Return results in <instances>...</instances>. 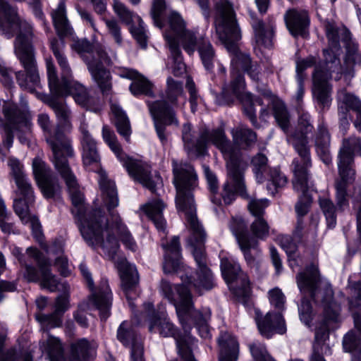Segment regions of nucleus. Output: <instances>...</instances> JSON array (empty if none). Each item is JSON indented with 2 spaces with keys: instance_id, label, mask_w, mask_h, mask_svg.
<instances>
[{
  "instance_id": "obj_18",
  "label": "nucleus",
  "mask_w": 361,
  "mask_h": 361,
  "mask_svg": "<svg viewBox=\"0 0 361 361\" xmlns=\"http://www.w3.org/2000/svg\"><path fill=\"white\" fill-rule=\"evenodd\" d=\"M355 152L361 153V140L355 137L344 140L338 163L341 181L337 183L336 185L337 204L341 209H344L348 205L345 185L355 177V171L352 168Z\"/></svg>"
},
{
  "instance_id": "obj_35",
  "label": "nucleus",
  "mask_w": 361,
  "mask_h": 361,
  "mask_svg": "<svg viewBox=\"0 0 361 361\" xmlns=\"http://www.w3.org/2000/svg\"><path fill=\"white\" fill-rule=\"evenodd\" d=\"M40 349L42 354L48 357L49 361H64L60 341L48 333L42 336Z\"/></svg>"
},
{
  "instance_id": "obj_62",
  "label": "nucleus",
  "mask_w": 361,
  "mask_h": 361,
  "mask_svg": "<svg viewBox=\"0 0 361 361\" xmlns=\"http://www.w3.org/2000/svg\"><path fill=\"white\" fill-rule=\"evenodd\" d=\"M203 169L208 183L209 189L213 195H215L218 189L217 178L216 176L210 171L208 166H204Z\"/></svg>"
},
{
  "instance_id": "obj_56",
  "label": "nucleus",
  "mask_w": 361,
  "mask_h": 361,
  "mask_svg": "<svg viewBox=\"0 0 361 361\" xmlns=\"http://www.w3.org/2000/svg\"><path fill=\"white\" fill-rule=\"evenodd\" d=\"M173 64L171 67L175 75H182L185 71V66L182 60L180 44H177V51L169 47Z\"/></svg>"
},
{
  "instance_id": "obj_32",
  "label": "nucleus",
  "mask_w": 361,
  "mask_h": 361,
  "mask_svg": "<svg viewBox=\"0 0 361 361\" xmlns=\"http://www.w3.org/2000/svg\"><path fill=\"white\" fill-rule=\"evenodd\" d=\"M163 247L165 250L164 272L170 274L178 271L180 266V250L178 238L173 237L170 243L163 245Z\"/></svg>"
},
{
  "instance_id": "obj_61",
  "label": "nucleus",
  "mask_w": 361,
  "mask_h": 361,
  "mask_svg": "<svg viewBox=\"0 0 361 361\" xmlns=\"http://www.w3.org/2000/svg\"><path fill=\"white\" fill-rule=\"evenodd\" d=\"M9 221V214L6 212L3 201L0 199V227L5 233H10L13 231V224Z\"/></svg>"
},
{
  "instance_id": "obj_47",
  "label": "nucleus",
  "mask_w": 361,
  "mask_h": 361,
  "mask_svg": "<svg viewBox=\"0 0 361 361\" xmlns=\"http://www.w3.org/2000/svg\"><path fill=\"white\" fill-rule=\"evenodd\" d=\"M232 133L234 141L239 145L248 147L256 140L255 133L243 126L238 127Z\"/></svg>"
},
{
  "instance_id": "obj_7",
  "label": "nucleus",
  "mask_w": 361,
  "mask_h": 361,
  "mask_svg": "<svg viewBox=\"0 0 361 361\" xmlns=\"http://www.w3.org/2000/svg\"><path fill=\"white\" fill-rule=\"evenodd\" d=\"M0 33L7 38L16 35L14 53L23 66L27 75L16 73L17 81L22 87L32 92L39 85L32 46L33 33L31 25L20 18L16 10L4 0H0Z\"/></svg>"
},
{
  "instance_id": "obj_45",
  "label": "nucleus",
  "mask_w": 361,
  "mask_h": 361,
  "mask_svg": "<svg viewBox=\"0 0 361 361\" xmlns=\"http://www.w3.org/2000/svg\"><path fill=\"white\" fill-rule=\"evenodd\" d=\"M272 106L274 116L277 123L284 132H286L289 124V116L284 104L278 99H274Z\"/></svg>"
},
{
  "instance_id": "obj_8",
  "label": "nucleus",
  "mask_w": 361,
  "mask_h": 361,
  "mask_svg": "<svg viewBox=\"0 0 361 361\" xmlns=\"http://www.w3.org/2000/svg\"><path fill=\"white\" fill-rule=\"evenodd\" d=\"M299 130L287 136V140L290 143L299 157L293 161L294 178L293 184L294 189L300 193L299 200L295 205V211L299 216H305L312 204V195L314 192L313 185L309 180L307 169L311 166V160L306 134L312 131V126L310 123V115L302 113L298 121Z\"/></svg>"
},
{
  "instance_id": "obj_60",
  "label": "nucleus",
  "mask_w": 361,
  "mask_h": 361,
  "mask_svg": "<svg viewBox=\"0 0 361 361\" xmlns=\"http://www.w3.org/2000/svg\"><path fill=\"white\" fill-rule=\"evenodd\" d=\"M109 34L118 44H121L122 37L118 22L114 19H104Z\"/></svg>"
},
{
  "instance_id": "obj_57",
  "label": "nucleus",
  "mask_w": 361,
  "mask_h": 361,
  "mask_svg": "<svg viewBox=\"0 0 361 361\" xmlns=\"http://www.w3.org/2000/svg\"><path fill=\"white\" fill-rule=\"evenodd\" d=\"M300 318L305 325L310 326L311 322L315 319V315L312 311V307L307 300L303 298L299 307Z\"/></svg>"
},
{
  "instance_id": "obj_11",
  "label": "nucleus",
  "mask_w": 361,
  "mask_h": 361,
  "mask_svg": "<svg viewBox=\"0 0 361 361\" xmlns=\"http://www.w3.org/2000/svg\"><path fill=\"white\" fill-rule=\"evenodd\" d=\"M160 290L162 294L174 305L180 322L184 329L185 335L191 338V340L187 339L186 343L191 353L190 345L195 339L188 333V329H190L188 325L191 322H194L200 336L203 338H209L210 332L207 321L210 318V311L205 310L202 313L193 308L190 291L185 285L172 286L169 282L163 280L160 285ZM190 355L192 356L191 353Z\"/></svg>"
},
{
  "instance_id": "obj_52",
  "label": "nucleus",
  "mask_w": 361,
  "mask_h": 361,
  "mask_svg": "<svg viewBox=\"0 0 361 361\" xmlns=\"http://www.w3.org/2000/svg\"><path fill=\"white\" fill-rule=\"evenodd\" d=\"M50 106L54 111L59 122L67 125L68 123L71 112L66 104L57 100H53L51 102Z\"/></svg>"
},
{
  "instance_id": "obj_15",
  "label": "nucleus",
  "mask_w": 361,
  "mask_h": 361,
  "mask_svg": "<svg viewBox=\"0 0 361 361\" xmlns=\"http://www.w3.org/2000/svg\"><path fill=\"white\" fill-rule=\"evenodd\" d=\"M8 166L11 169L18 191L23 197V199L14 201L15 212L24 224H30L34 238L40 242L42 238L40 224L37 216L31 215L29 211V206L35 202L33 188L28 178L24 174L23 166L18 159H9Z\"/></svg>"
},
{
  "instance_id": "obj_55",
  "label": "nucleus",
  "mask_w": 361,
  "mask_h": 361,
  "mask_svg": "<svg viewBox=\"0 0 361 361\" xmlns=\"http://www.w3.org/2000/svg\"><path fill=\"white\" fill-rule=\"evenodd\" d=\"M267 199L257 200L251 198L248 202V209L250 213L256 218L262 217L265 208L269 206Z\"/></svg>"
},
{
  "instance_id": "obj_59",
  "label": "nucleus",
  "mask_w": 361,
  "mask_h": 361,
  "mask_svg": "<svg viewBox=\"0 0 361 361\" xmlns=\"http://www.w3.org/2000/svg\"><path fill=\"white\" fill-rule=\"evenodd\" d=\"M269 299L271 305L279 311L283 310L285 297L281 290L277 288L269 292Z\"/></svg>"
},
{
  "instance_id": "obj_33",
  "label": "nucleus",
  "mask_w": 361,
  "mask_h": 361,
  "mask_svg": "<svg viewBox=\"0 0 361 361\" xmlns=\"http://www.w3.org/2000/svg\"><path fill=\"white\" fill-rule=\"evenodd\" d=\"M220 347L219 361H237L238 358V343L228 332L222 333L218 340Z\"/></svg>"
},
{
  "instance_id": "obj_27",
  "label": "nucleus",
  "mask_w": 361,
  "mask_h": 361,
  "mask_svg": "<svg viewBox=\"0 0 361 361\" xmlns=\"http://www.w3.org/2000/svg\"><path fill=\"white\" fill-rule=\"evenodd\" d=\"M230 228L235 236L240 250L244 254L245 259L249 265L254 262L250 255V250H257V242L252 238H249L246 233V225L241 218H233L230 224Z\"/></svg>"
},
{
  "instance_id": "obj_1",
  "label": "nucleus",
  "mask_w": 361,
  "mask_h": 361,
  "mask_svg": "<svg viewBox=\"0 0 361 361\" xmlns=\"http://www.w3.org/2000/svg\"><path fill=\"white\" fill-rule=\"evenodd\" d=\"M81 196V202L78 204L73 203V208L72 209L81 235L89 245L101 246L104 254L115 261L116 266L120 272L123 289L130 307L133 310L134 303L131 300L130 294L137 283V271L135 267L128 264L126 259L116 260L119 245L113 233L116 231L125 247L133 252L137 250V243L126 226L121 223L119 217H116L112 226L104 228L102 226L104 218L101 216L100 211L86 214L82 193Z\"/></svg>"
},
{
  "instance_id": "obj_40",
  "label": "nucleus",
  "mask_w": 361,
  "mask_h": 361,
  "mask_svg": "<svg viewBox=\"0 0 361 361\" xmlns=\"http://www.w3.org/2000/svg\"><path fill=\"white\" fill-rule=\"evenodd\" d=\"M329 143L330 138L326 128L324 126H320L315 140L316 150L318 156L326 165L331 162L329 149Z\"/></svg>"
},
{
  "instance_id": "obj_2",
  "label": "nucleus",
  "mask_w": 361,
  "mask_h": 361,
  "mask_svg": "<svg viewBox=\"0 0 361 361\" xmlns=\"http://www.w3.org/2000/svg\"><path fill=\"white\" fill-rule=\"evenodd\" d=\"M214 26L218 39L231 55V75L233 80L224 94H233L241 101L245 114L252 124L256 123L255 105H262L261 100L245 92V80L239 73L240 69L247 73L254 81L259 80V67L251 62L250 56L238 49L241 38L240 30L235 20L233 6L228 0H219L215 6Z\"/></svg>"
},
{
  "instance_id": "obj_38",
  "label": "nucleus",
  "mask_w": 361,
  "mask_h": 361,
  "mask_svg": "<svg viewBox=\"0 0 361 361\" xmlns=\"http://www.w3.org/2000/svg\"><path fill=\"white\" fill-rule=\"evenodd\" d=\"M298 227L294 233V236L281 235L278 237V241L282 249L286 252L288 258L289 266L292 269L298 265L297 252V243L295 238H299Z\"/></svg>"
},
{
  "instance_id": "obj_53",
  "label": "nucleus",
  "mask_w": 361,
  "mask_h": 361,
  "mask_svg": "<svg viewBox=\"0 0 361 361\" xmlns=\"http://www.w3.org/2000/svg\"><path fill=\"white\" fill-rule=\"evenodd\" d=\"M267 162V157L262 154H258L252 160V163L254 167L253 171L255 174L257 183H262L264 180L263 173L266 169Z\"/></svg>"
},
{
  "instance_id": "obj_24",
  "label": "nucleus",
  "mask_w": 361,
  "mask_h": 361,
  "mask_svg": "<svg viewBox=\"0 0 361 361\" xmlns=\"http://www.w3.org/2000/svg\"><path fill=\"white\" fill-rule=\"evenodd\" d=\"M150 113L153 117L157 135L162 143L166 141L164 133V124L178 126V120L176 118L171 107L164 101L148 102Z\"/></svg>"
},
{
  "instance_id": "obj_43",
  "label": "nucleus",
  "mask_w": 361,
  "mask_h": 361,
  "mask_svg": "<svg viewBox=\"0 0 361 361\" xmlns=\"http://www.w3.org/2000/svg\"><path fill=\"white\" fill-rule=\"evenodd\" d=\"M111 110L114 116V122L118 132L128 140L130 135V128L129 121L125 113L120 106L116 103L111 104Z\"/></svg>"
},
{
  "instance_id": "obj_17",
  "label": "nucleus",
  "mask_w": 361,
  "mask_h": 361,
  "mask_svg": "<svg viewBox=\"0 0 361 361\" xmlns=\"http://www.w3.org/2000/svg\"><path fill=\"white\" fill-rule=\"evenodd\" d=\"M71 47L81 55L93 80L101 90L107 93L111 87V82L109 72L104 68V65L109 63L106 54L101 50H93L90 43L85 39L75 40Z\"/></svg>"
},
{
  "instance_id": "obj_49",
  "label": "nucleus",
  "mask_w": 361,
  "mask_h": 361,
  "mask_svg": "<svg viewBox=\"0 0 361 361\" xmlns=\"http://www.w3.org/2000/svg\"><path fill=\"white\" fill-rule=\"evenodd\" d=\"M270 181L271 185H267V190L269 193L274 195L276 192V188L286 185L287 178L278 169L275 168L270 170Z\"/></svg>"
},
{
  "instance_id": "obj_26",
  "label": "nucleus",
  "mask_w": 361,
  "mask_h": 361,
  "mask_svg": "<svg viewBox=\"0 0 361 361\" xmlns=\"http://www.w3.org/2000/svg\"><path fill=\"white\" fill-rule=\"evenodd\" d=\"M255 321L260 334L267 338L274 333L283 334L286 331L285 321L280 312H269L262 317L259 310H255Z\"/></svg>"
},
{
  "instance_id": "obj_10",
  "label": "nucleus",
  "mask_w": 361,
  "mask_h": 361,
  "mask_svg": "<svg viewBox=\"0 0 361 361\" xmlns=\"http://www.w3.org/2000/svg\"><path fill=\"white\" fill-rule=\"evenodd\" d=\"M65 44L62 39L51 41V48L61 70V79L59 80L51 59L46 60L49 86L51 92L57 95L72 96L75 102L87 109L93 108L97 99L90 94V90L79 82L72 78V72L66 57L63 54Z\"/></svg>"
},
{
  "instance_id": "obj_9",
  "label": "nucleus",
  "mask_w": 361,
  "mask_h": 361,
  "mask_svg": "<svg viewBox=\"0 0 361 361\" xmlns=\"http://www.w3.org/2000/svg\"><path fill=\"white\" fill-rule=\"evenodd\" d=\"M26 255L30 262H35L38 265L39 271L37 272L34 267L25 262L24 277L29 281H39L42 288L50 291L58 290L64 293V295L56 298L54 313L51 314L39 313L36 315V319L42 326L47 328L60 326L61 316L69 308V286L66 282H59L57 278L51 273L48 261L42 257L36 249L32 247H28Z\"/></svg>"
},
{
  "instance_id": "obj_4",
  "label": "nucleus",
  "mask_w": 361,
  "mask_h": 361,
  "mask_svg": "<svg viewBox=\"0 0 361 361\" xmlns=\"http://www.w3.org/2000/svg\"><path fill=\"white\" fill-rule=\"evenodd\" d=\"M326 35L329 49L324 51V61L316 66L313 73V95L324 106L331 102L329 79L338 80L343 76L348 84L353 77V66L361 63V55L357 46L350 39V32L345 27L337 29L329 24Z\"/></svg>"
},
{
  "instance_id": "obj_21",
  "label": "nucleus",
  "mask_w": 361,
  "mask_h": 361,
  "mask_svg": "<svg viewBox=\"0 0 361 361\" xmlns=\"http://www.w3.org/2000/svg\"><path fill=\"white\" fill-rule=\"evenodd\" d=\"M3 112L7 120L6 126V135L4 145L10 148L13 145V133L16 130L27 133L30 128L29 118L18 112L16 106L11 102H4Z\"/></svg>"
},
{
  "instance_id": "obj_28",
  "label": "nucleus",
  "mask_w": 361,
  "mask_h": 361,
  "mask_svg": "<svg viewBox=\"0 0 361 361\" xmlns=\"http://www.w3.org/2000/svg\"><path fill=\"white\" fill-rule=\"evenodd\" d=\"M117 74L121 78L133 80L130 86V91L133 95L145 94L150 96L152 94V84L136 71L128 68H120L117 71Z\"/></svg>"
},
{
  "instance_id": "obj_31",
  "label": "nucleus",
  "mask_w": 361,
  "mask_h": 361,
  "mask_svg": "<svg viewBox=\"0 0 361 361\" xmlns=\"http://www.w3.org/2000/svg\"><path fill=\"white\" fill-rule=\"evenodd\" d=\"M286 26L293 36L305 35L309 25V18L305 11L290 10L285 15Z\"/></svg>"
},
{
  "instance_id": "obj_48",
  "label": "nucleus",
  "mask_w": 361,
  "mask_h": 361,
  "mask_svg": "<svg viewBox=\"0 0 361 361\" xmlns=\"http://www.w3.org/2000/svg\"><path fill=\"white\" fill-rule=\"evenodd\" d=\"M252 25L255 31L256 42L259 45H263L266 47H271L272 32H266L263 23L259 20H254Z\"/></svg>"
},
{
  "instance_id": "obj_50",
  "label": "nucleus",
  "mask_w": 361,
  "mask_h": 361,
  "mask_svg": "<svg viewBox=\"0 0 361 361\" xmlns=\"http://www.w3.org/2000/svg\"><path fill=\"white\" fill-rule=\"evenodd\" d=\"M269 228V226L263 217L256 218L250 226V231L253 236L260 240L268 236Z\"/></svg>"
},
{
  "instance_id": "obj_22",
  "label": "nucleus",
  "mask_w": 361,
  "mask_h": 361,
  "mask_svg": "<svg viewBox=\"0 0 361 361\" xmlns=\"http://www.w3.org/2000/svg\"><path fill=\"white\" fill-rule=\"evenodd\" d=\"M32 170L36 183L45 198H52L61 191L57 179L40 159L33 160Z\"/></svg>"
},
{
  "instance_id": "obj_20",
  "label": "nucleus",
  "mask_w": 361,
  "mask_h": 361,
  "mask_svg": "<svg viewBox=\"0 0 361 361\" xmlns=\"http://www.w3.org/2000/svg\"><path fill=\"white\" fill-rule=\"evenodd\" d=\"M111 300L112 293L108 282L102 280L99 286L94 290H92L89 302H82L78 305V310L73 313V317L79 325L87 327L88 323L85 312L92 306L100 311L102 319H106L109 315Z\"/></svg>"
},
{
  "instance_id": "obj_3",
  "label": "nucleus",
  "mask_w": 361,
  "mask_h": 361,
  "mask_svg": "<svg viewBox=\"0 0 361 361\" xmlns=\"http://www.w3.org/2000/svg\"><path fill=\"white\" fill-rule=\"evenodd\" d=\"M173 184L176 189V204L178 211L185 217L190 231L188 245L197 265L196 278L192 286L199 295L214 286L212 274L207 267L203 244L206 238L204 228L196 215L192 191L197 187V176L192 166L173 161Z\"/></svg>"
},
{
  "instance_id": "obj_42",
  "label": "nucleus",
  "mask_w": 361,
  "mask_h": 361,
  "mask_svg": "<svg viewBox=\"0 0 361 361\" xmlns=\"http://www.w3.org/2000/svg\"><path fill=\"white\" fill-rule=\"evenodd\" d=\"M343 347L352 353V361H361V341L354 331H348L343 337Z\"/></svg>"
},
{
  "instance_id": "obj_12",
  "label": "nucleus",
  "mask_w": 361,
  "mask_h": 361,
  "mask_svg": "<svg viewBox=\"0 0 361 361\" xmlns=\"http://www.w3.org/2000/svg\"><path fill=\"white\" fill-rule=\"evenodd\" d=\"M167 19L169 27L164 33V37L169 47L177 51V44H181L190 55L197 49L205 68L211 69L214 59V51L209 41L202 35L187 30L186 23L178 12L170 11Z\"/></svg>"
},
{
  "instance_id": "obj_13",
  "label": "nucleus",
  "mask_w": 361,
  "mask_h": 361,
  "mask_svg": "<svg viewBox=\"0 0 361 361\" xmlns=\"http://www.w3.org/2000/svg\"><path fill=\"white\" fill-rule=\"evenodd\" d=\"M38 123L44 133L47 143L51 147L54 164L66 183L72 203L78 204L82 200L81 192L67 162V158L73 154L70 142L59 129L51 128L49 117L47 114H39Z\"/></svg>"
},
{
  "instance_id": "obj_23",
  "label": "nucleus",
  "mask_w": 361,
  "mask_h": 361,
  "mask_svg": "<svg viewBox=\"0 0 361 361\" xmlns=\"http://www.w3.org/2000/svg\"><path fill=\"white\" fill-rule=\"evenodd\" d=\"M113 8L119 18L128 25H130V31L137 43L142 47L147 46V34L144 23L137 15L130 12L126 6L118 0L113 1Z\"/></svg>"
},
{
  "instance_id": "obj_54",
  "label": "nucleus",
  "mask_w": 361,
  "mask_h": 361,
  "mask_svg": "<svg viewBox=\"0 0 361 361\" xmlns=\"http://www.w3.org/2000/svg\"><path fill=\"white\" fill-rule=\"evenodd\" d=\"M253 361H275L268 353L264 345L260 343H254L250 346Z\"/></svg>"
},
{
  "instance_id": "obj_14",
  "label": "nucleus",
  "mask_w": 361,
  "mask_h": 361,
  "mask_svg": "<svg viewBox=\"0 0 361 361\" xmlns=\"http://www.w3.org/2000/svg\"><path fill=\"white\" fill-rule=\"evenodd\" d=\"M82 133V161L87 171L98 173L99 185L104 205L110 210L118 205L116 188L114 181L109 179L100 168V157L97 150L96 142L90 135L85 125L80 128Z\"/></svg>"
},
{
  "instance_id": "obj_19",
  "label": "nucleus",
  "mask_w": 361,
  "mask_h": 361,
  "mask_svg": "<svg viewBox=\"0 0 361 361\" xmlns=\"http://www.w3.org/2000/svg\"><path fill=\"white\" fill-rule=\"evenodd\" d=\"M145 314L149 317V331L158 333L164 337H173L176 341L178 353L184 361H196L190 355L187 339L191 340L188 335L183 336L177 334L173 324L163 312L160 315L154 314L152 312L153 306L150 302L145 303Z\"/></svg>"
},
{
  "instance_id": "obj_16",
  "label": "nucleus",
  "mask_w": 361,
  "mask_h": 361,
  "mask_svg": "<svg viewBox=\"0 0 361 361\" xmlns=\"http://www.w3.org/2000/svg\"><path fill=\"white\" fill-rule=\"evenodd\" d=\"M102 136L104 142L126 169L130 177L154 192L156 187L161 184L160 177L156 176L152 178L150 174V167L147 164L140 160L133 159L123 153L116 135L106 126L103 127Z\"/></svg>"
},
{
  "instance_id": "obj_41",
  "label": "nucleus",
  "mask_w": 361,
  "mask_h": 361,
  "mask_svg": "<svg viewBox=\"0 0 361 361\" xmlns=\"http://www.w3.org/2000/svg\"><path fill=\"white\" fill-rule=\"evenodd\" d=\"M52 19L56 30L59 35L72 34V29L68 22L65 5L63 2H60L57 8L52 13Z\"/></svg>"
},
{
  "instance_id": "obj_64",
  "label": "nucleus",
  "mask_w": 361,
  "mask_h": 361,
  "mask_svg": "<svg viewBox=\"0 0 361 361\" xmlns=\"http://www.w3.org/2000/svg\"><path fill=\"white\" fill-rule=\"evenodd\" d=\"M55 265L57 267L61 274L63 276H67L70 274V266L66 257L61 255L57 257L55 262Z\"/></svg>"
},
{
  "instance_id": "obj_39",
  "label": "nucleus",
  "mask_w": 361,
  "mask_h": 361,
  "mask_svg": "<svg viewBox=\"0 0 361 361\" xmlns=\"http://www.w3.org/2000/svg\"><path fill=\"white\" fill-rule=\"evenodd\" d=\"M97 344L94 341H88L82 338L71 345L72 355L78 361H87L96 353Z\"/></svg>"
},
{
  "instance_id": "obj_29",
  "label": "nucleus",
  "mask_w": 361,
  "mask_h": 361,
  "mask_svg": "<svg viewBox=\"0 0 361 361\" xmlns=\"http://www.w3.org/2000/svg\"><path fill=\"white\" fill-rule=\"evenodd\" d=\"M128 326L126 322L121 323L118 329V339L126 345H131V361H144L142 344L128 330Z\"/></svg>"
},
{
  "instance_id": "obj_30",
  "label": "nucleus",
  "mask_w": 361,
  "mask_h": 361,
  "mask_svg": "<svg viewBox=\"0 0 361 361\" xmlns=\"http://www.w3.org/2000/svg\"><path fill=\"white\" fill-rule=\"evenodd\" d=\"M338 109L344 116L348 109H353L356 114L354 122L356 129L361 132V102L353 94L340 90L338 93Z\"/></svg>"
},
{
  "instance_id": "obj_63",
  "label": "nucleus",
  "mask_w": 361,
  "mask_h": 361,
  "mask_svg": "<svg viewBox=\"0 0 361 361\" xmlns=\"http://www.w3.org/2000/svg\"><path fill=\"white\" fill-rule=\"evenodd\" d=\"M186 87L190 92V103L191 106V111L195 112L197 105L198 96L195 88V84L193 81L190 78H188L187 80Z\"/></svg>"
},
{
  "instance_id": "obj_51",
  "label": "nucleus",
  "mask_w": 361,
  "mask_h": 361,
  "mask_svg": "<svg viewBox=\"0 0 361 361\" xmlns=\"http://www.w3.org/2000/svg\"><path fill=\"white\" fill-rule=\"evenodd\" d=\"M166 9V2L165 0H153L150 13L154 23L157 27H162V14Z\"/></svg>"
},
{
  "instance_id": "obj_44",
  "label": "nucleus",
  "mask_w": 361,
  "mask_h": 361,
  "mask_svg": "<svg viewBox=\"0 0 361 361\" xmlns=\"http://www.w3.org/2000/svg\"><path fill=\"white\" fill-rule=\"evenodd\" d=\"M316 62V59L313 56H310L306 59L298 60L296 61V73H297V81L298 85V92L296 94L297 101L300 102L304 94V88L302 86V80L304 76L302 72L306 68L312 66Z\"/></svg>"
},
{
  "instance_id": "obj_34",
  "label": "nucleus",
  "mask_w": 361,
  "mask_h": 361,
  "mask_svg": "<svg viewBox=\"0 0 361 361\" xmlns=\"http://www.w3.org/2000/svg\"><path fill=\"white\" fill-rule=\"evenodd\" d=\"M166 206L162 200L156 199L149 201L140 208L159 231H164L165 228L166 221L163 217V210Z\"/></svg>"
},
{
  "instance_id": "obj_6",
  "label": "nucleus",
  "mask_w": 361,
  "mask_h": 361,
  "mask_svg": "<svg viewBox=\"0 0 361 361\" xmlns=\"http://www.w3.org/2000/svg\"><path fill=\"white\" fill-rule=\"evenodd\" d=\"M298 286L302 294L313 298L315 303L323 308L324 318L315 328L314 351L310 361H325L322 354L330 353L325 341L329 337V330L340 322V307L332 300L333 291L327 282L319 279L317 267L312 266L305 272L297 276Z\"/></svg>"
},
{
  "instance_id": "obj_5",
  "label": "nucleus",
  "mask_w": 361,
  "mask_h": 361,
  "mask_svg": "<svg viewBox=\"0 0 361 361\" xmlns=\"http://www.w3.org/2000/svg\"><path fill=\"white\" fill-rule=\"evenodd\" d=\"M182 138L185 149L191 155H202L205 152L208 144L212 143L219 148L226 161L228 179L224 185L221 193L225 204H231L235 198L236 194L247 198L243 172L245 164L241 161L238 154L231 147L221 129L209 131L207 129L201 130L197 140L194 139L191 133V127L185 124L182 130Z\"/></svg>"
},
{
  "instance_id": "obj_25",
  "label": "nucleus",
  "mask_w": 361,
  "mask_h": 361,
  "mask_svg": "<svg viewBox=\"0 0 361 361\" xmlns=\"http://www.w3.org/2000/svg\"><path fill=\"white\" fill-rule=\"evenodd\" d=\"M221 270L228 284L235 281L238 283V280H241L242 286L239 290H235L236 295L246 296L249 293V280L246 275L240 273V266L233 257L221 255Z\"/></svg>"
},
{
  "instance_id": "obj_46",
  "label": "nucleus",
  "mask_w": 361,
  "mask_h": 361,
  "mask_svg": "<svg viewBox=\"0 0 361 361\" xmlns=\"http://www.w3.org/2000/svg\"><path fill=\"white\" fill-rule=\"evenodd\" d=\"M319 202L320 208L326 217L328 227L334 228L336 224V209L334 203L327 195L320 197Z\"/></svg>"
},
{
  "instance_id": "obj_37",
  "label": "nucleus",
  "mask_w": 361,
  "mask_h": 361,
  "mask_svg": "<svg viewBox=\"0 0 361 361\" xmlns=\"http://www.w3.org/2000/svg\"><path fill=\"white\" fill-rule=\"evenodd\" d=\"M6 336V329L0 324V361H32L30 353L27 350L13 348L4 353Z\"/></svg>"
},
{
  "instance_id": "obj_36",
  "label": "nucleus",
  "mask_w": 361,
  "mask_h": 361,
  "mask_svg": "<svg viewBox=\"0 0 361 361\" xmlns=\"http://www.w3.org/2000/svg\"><path fill=\"white\" fill-rule=\"evenodd\" d=\"M348 288L350 294L349 310L354 317L355 329L361 333V319L357 317V312L361 311V282L354 283L350 277Z\"/></svg>"
},
{
  "instance_id": "obj_58",
  "label": "nucleus",
  "mask_w": 361,
  "mask_h": 361,
  "mask_svg": "<svg viewBox=\"0 0 361 361\" xmlns=\"http://www.w3.org/2000/svg\"><path fill=\"white\" fill-rule=\"evenodd\" d=\"M182 94V85L171 78L167 80V99L171 104H175L176 99Z\"/></svg>"
}]
</instances>
